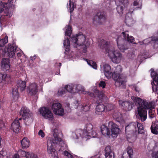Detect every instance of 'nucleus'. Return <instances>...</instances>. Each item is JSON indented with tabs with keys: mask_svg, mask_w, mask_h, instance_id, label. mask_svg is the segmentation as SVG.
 Returning a JSON list of instances; mask_svg holds the SVG:
<instances>
[{
	"mask_svg": "<svg viewBox=\"0 0 158 158\" xmlns=\"http://www.w3.org/2000/svg\"><path fill=\"white\" fill-rule=\"evenodd\" d=\"M81 86L80 85H76V89L77 90L79 91H81L82 90V89H81Z\"/></svg>",
	"mask_w": 158,
	"mask_h": 158,
	"instance_id": "52",
	"label": "nucleus"
},
{
	"mask_svg": "<svg viewBox=\"0 0 158 158\" xmlns=\"http://www.w3.org/2000/svg\"><path fill=\"white\" fill-rule=\"evenodd\" d=\"M63 154L64 156H67L68 158H82L81 157H78L75 155L73 156L66 151H65L64 152ZM91 158H100V157H98L97 158L96 156H95Z\"/></svg>",
	"mask_w": 158,
	"mask_h": 158,
	"instance_id": "30",
	"label": "nucleus"
},
{
	"mask_svg": "<svg viewBox=\"0 0 158 158\" xmlns=\"http://www.w3.org/2000/svg\"><path fill=\"white\" fill-rule=\"evenodd\" d=\"M127 22V20L126 19L125 20V23H126Z\"/></svg>",
	"mask_w": 158,
	"mask_h": 158,
	"instance_id": "61",
	"label": "nucleus"
},
{
	"mask_svg": "<svg viewBox=\"0 0 158 158\" xmlns=\"http://www.w3.org/2000/svg\"><path fill=\"white\" fill-rule=\"evenodd\" d=\"M137 128L136 136L138 134H144V130L142 124L138 122H137Z\"/></svg>",
	"mask_w": 158,
	"mask_h": 158,
	"instance_id": "27",
	"label": "nucleus"
},
{
	"mask_svg": "<svg viewBox=\"0 0 158 158\" xmlns=\"http://www.w3.org/2000/svg\"><path fill=\"white\" fill-rule=\"evenodd\" d=\"M20 114L24 120L27 125H29L33 120V115L29 110L26 107L23 106L20 111Z\"/></svg>",
	"mask_w": 158,
	"mask_h": 158,
	"instance_id": "6",
	"label": "nucleus"
},
{
	"mask_svg": "<svg viewBox=\"0 0 158 158\" xmlns=\"http://www.w3.org/2000/svg\"><path fill=\"white\" fill-rule=\"evenodd\" d=\"M10 60L8 58H4L2 60L1 67L6 70H8L10 68Z\"/></svg>",
	"mask_w": 158,
	"mask_h": 158,
	"instance_id": "22",
	"label": "nucleus"
},
{
	"mask_svg": "<svg viewBox=\"0 0 158 158\" xmlns=\"http://www.w3.org/2000/svg\"><path fill=\"white\" fill-rule=\"evenodd\" d=\"M104 72L105 75L107 78H111L112 73L111 71V68L108 64H106L104 65Z\"/></svg>",
	"mask_w": 158,
	"mask_h": 158,
	"instance_id": "17",
	"label": "nucleus"
},
{
	"mask_svg": "<svg viewBox=\"0 0 158 158\" xmlns=\"http://www.w3.org/2000/svg\"><path fill=\"white\" fill-rule=\"evenodd\" d=\"M127 153L129 154V155L131 156H133V149L131 147H128L127 148Z\"/></svg>",
	"mask_w": 158,
	"mask_h": 158,
	"instance_id": "42",
	"label": "nucleus"
},
{
	"mask_svg": "<svg viewBox=\"0 0 158 158\" xmlns=\"http://www.w3.org/2000/svg\"><path fill=\"white\" fill-rule=\"evenodd\" d=\"M113 109V106L112 105L108 104L105 106V112L110 111Z\"/></svg>",
	"mask_w": 158,
	"mask_h": 158,
	"instance_id": "43",
	"label": "nucleus"
},
{
	"mask_svg": "<svg viewBox=\"0 0 158 158\" xmlns=\"http://www.w3.org/2000/svg\"><path fill=\"white\" fill-rule=\"evenodd\" d=\"M151 43L153 44V46L154 48H157L158 47V38L157 37L154 36L152 37Z\"/></svg>",
	"mask_w": 158,
	"mask_h": 158,
	"instance_id": "31",
	"label": "nucleus"
},
{
	"mask_svg": "<svg viewBox=\"0 0 158 158\" xmlns=\"http://www.w3.org/2000/svg\"><path fill=\"white\" fill-rule=\"evenodd\" d=\"M33 11H35V9H33Z\"/></svg>",
	"mask_w": 158,
	"mask_h": 158,
	"instance_id": "62",
	"label": "nucleus"
},
{
	"mask_svg": "<svg viewBox=\"0 0 158 158\" xmlns=\"http://www.w3.org/2000/svg\"><path fill=\"white\" fill-rule=\"evenodd\" d=\"M85 37L82 32H80L76 36L73 35L71 38V41L73 43L74 47L77 48L79 46H84L83 48V52L86 53L87 48L89 47V44L85 41Z\"/></svg>",
	"mask_w": 158,
	"mask_h": 158,
	"instance_id": "3",
	"label": "nucleus"
},
{
	"mask_svg": "<svg viewBox=\"0 0 158 158\" xmlns=\"http://www.w3.org/2000/svg\"><path fill=\"white\" fill-rule=\"evenodd\" d=\"M138 8H140L139 7H137Z\"/></svg>",
	"mask_w": 158,
	"mask_h": 158,
	"instance_id": "64",
	"label": "nucleus"
},
{
	"mask_svg": "<svg viewBox=\"0 0 158 158\" xmlns=\"http://www.w3.org/2000/svg\"><path fill=\"white\" fill-rule=\"evenodd\" d=\"M8 36H5L4 39L0 40V47H3L8 42Z\"/></svg>",
	"mask_w": 158,
	"mask_h": 158,
	"instance_id": "37",
	"label": "nucleus"
},
{
	"mask_svg": "<svg viewBox=\"0 0 158 158\" xmlns=\"http://www.w3.org/2000/svg\"><path fill=\"white\" fill-rule=\"evenodd\" d=\"M6 15L8 17L10 18L11 16L12 15L11 13H10L9 12H8L6 14Z\"/></svg>",
	"mask_w": 158,
	"mask_h": 158,
	"instance_id": "54",
	"label": "nucleus"
},
{
	"mask_svg": "<svg viewBox=\"0 0 158 158\" xmlns=\"http://www.w3.org/2000/svg\"><path fill=\"white\" fill-rule=\"evenodd\" d=\"M59 66H61V63H59Z\"/></svg>",
	"mask_w": 158,
	"mask_h": 158,
	"instance_id": "60",
	"label": "nucleus"
},
{
	"mask_svg": "<svg viewBox=\"0 0 158 158\" xmlns=\"http://www.w3.org/2000/svg\"><path fill=\"white\" fill-rule=\"evenodd\" d=\"M150 70L151 77L153 80L151 82L152 90L153 92H156L158 94V73L155 71L153 69H151Z\"/></svg>",
	"mask_w": 158,
	"mask_h": 158,
	"instance_id": "9",
	"label": "nucleus"
},
{
	"mask_svg": "<svg viewBox=\"0 0 158 158\" xmlns=\"http://www.w3.org/2000/svg\"><path fill=\"white\" fill-rule=\"evenodd\" d=\"M13 158H19V156L17 154H15L14 155Z\"/></svg>",
	"mask_w": 158,
	"mask_h": 158,
	"instance_id": "55",
	"label": "nucleus"
},
{
	"mask_svg": "<svg viewBox=\"0 0 158 158\" xmlns=\"http://www.w3.org/2000/svg\"><path fill=\"white\" fill-rule=\"evenodd\" d=\"M82 109L84 111L86 112L88 111V110H89V106L88 105H85L84 106H82Z\"/></svg>",
	"mask_w": 158,
	"mask_h": 158,
	"instance_id": "48",
	"label": "nucleus"
},
{
	"mask_svg": "<svg viewBox=\"0 0 158 158\" xmlns=\"http://www.w3.org/2000/svg\"><path fill=\"white\" fill-rule=\"evenodd\" d=\"M52 109L54 114L62 116L64 114V110L62 105L59 103H54L52 106Z\"/></svg>",
	"mask_w": 158,
	"mask_h": 158,
	"instance_id": "11",
	"label": "nucleus"
},
{
	"mask_svg": "<svg viewBox=\"0 0 158 158\" xmlns=\"http://www.w3.org/2000/svg\"><path fill=\"white\" fill-rule=\"evenodd\" d=\"M115 3L117 4L123 5L126 7L129 4L128 0H115Z\"/></svg>",
	"mask_w": 158,
	"mask_h": 158,
	"instance_id": "32",
	"label": "nucleus"
},
{
	"mask_svg": "<svg viewBox=\"0 0 158 158\" xmlns=\"http://www.w3.org/2000/svg\"><path fill=\"white\" fill-rule=\"evenodd\" d=\"M106 158H114V154L111 150V147L109 146H107L105 149Z\"/></svg>",
	"mask_w": 158,
	"mask_h": 158,
	"instance_id": "19",
	"label": "nucleus"
},
{
	"mask_svg": "<svg viewBox=\"0 0 158 158\" xmlns=\"http://www.w3.org/2000/svg\"><path fill=\"white\" fill-rule=\"evenodd\" d=\"M71 29V27L69 25L68 26L65 32V35L66 36H68L69 37H70L72 31Z\"/></svg>",
	"mask_w": 158,
	"mask_h": 158,
	"instance_id": "38",
	"label": "nucleus"
},
{
	"mask_svg": "<svg viewBox=\"0 0 158 158\" xmlns=\"http://www.w3.org/2000/svg\"><path fill=\"white\" fill-rule=\"evenodd\" d=\"M93 126L91 124L89 123L86 124L83 131V133L85 136H88L89 133H90L93 130Z\"/></svg>",
	"mask_w": 158,
	"mask_h": 158,
	"instance_id": "21",
	"label": "nucleus"
},
{
	"mask_svg": "<svg viewBox=\"0 0 158 158\" xmlns=\"http://www.w3.org/2000/svg\"><path fill=\"white\" fill-rule=\"evenodd\" d=\"M87 94L89 95L91 97L94 98V100L96 101V103L99 104L101 103L103 97V94L102 91L95 89L94 93L89 92H87Z\"/></svg>",
	"mask_w": 158,
	"mask_h": 158,
	"instance_id": "8",
	"label": "nucleus"
},
{
	"mask_svg": "<svg viewBox=\"0 0 158 158\" xmlns=\"http://www.w3.org/2000/svg\"><path fill=\"white\" fill-rule=\"evenodd\" d=\"M4 11V9L0 7V13H2Z\"/></svg>",
	"mask_w": 158,
	"mask_h": 158,
	"instance_id": "57",
	"label": "nucleus"
},
{
	"mask_svg": "<svg viewBox=\"0 0 158 158\" xmlns=\"http://www.w3.org/2000/svg\"><path fill=\"white\" fill-rule=\"evenodd\" d=\"M40 112L44 118L52 120L53 118V114L51 111L47 107L41 108Z\"/></svg>",
	"mask_w": 158,
	"mask_h": 158,
	"instance_id": "12",
	"label": "nucleus"
},
{
	"mask_svg": "<svg viewBox=\"0 0 158 158\" xmlns=\"http://www.w3.org/2000/svg\"><path fill=\"white\" fill-rule=\"evenodd\" d=\"M65 88L66 91L69 92H72L73 89V86L70 85H66Z\"/></svg>",
	"mask_w": 158,
	"mask_h": 158,
	"instance_id": "44",
	"label": "nucleus"
},
{
	"mask_svg": "<svg viewBox=\"0 0 158 158\" xmlns=\"http://www.w3.org/2000/svg\"><path fill=\"white\" fill-rule=\"evenodd\" d=\"M137 125V123L133 122L125 127L126 138L129 143H132L136 139Z\"/></svg>",
	"mask_w": 158,
	"mask_h": 158,
	"instance_id": "4",
	"label": "nucleus"
},
{
	"mask_svg": "<svg viewBox=\"0 0 158 158\" xmlns=\"http://www.w3.org/2000/svg\"><path fill=\"white\" fill-rule=\"evenodd\" d=\"M22 148H27L30 145V142L26 137H24L20 141Z\"/></svg>",
	"mask_w": 158,
	"mask_h": 158,
	"instance_id": "26",
	"label": "nucleus"
},
{
	"mask_svg": "<svg viewBox=\"0 0 158 158\" xmlns=\"http://www.w3.org/2000/svg\"><path fill=\"white\" fill-rule=\"evenodd\" d=\"M64 46L65 48V53L68 52L70 48V41L69 39L67 38L64 41Z\"/></svg>",
	"mask_w": 158,
	"mask_h": 158,
	"instance_id": "34",
	"label": "nucleus"
},
{
	"mask_svg": "<svg viewBox=\"0 0 158 158\" xmlns=\"http://www.w3.org/2000/svg\"><path fill=\"white\" fill-rule=\"evenodd\" d=\"M119 104L126 111L131 110L134 106L133 102L130 101H124L122 100L118 101Z\"/></svg>",
	"mask_w": 158,
	"mask_h": 158,
	"instance_id": "13",
	"label": "nucleus"
},
{
	"mask_svg": "<svg viewBox=\"0 0 158 158\" xmlns=\"http://www.w3.org/2000/svg\"><path fill=\"white\" fill-rule=\"evenodd\" d=\"M38 134L42 138L44 137L45 136V134L42 130H40L39 131Z\"/></svg>",
	"mask_w": 158,
	"mask_h": 158,
	"instance_id": "50",
	"label": "nucleus"
},
{
	"mask_svg": "<svg viewBox=\"0 0 158 158\" xmlns=\"http://www.w3.org/2000/svg\"><path fill=\"white\" fill-rule=\"evenodd\" d=\"M12 94L13 96L14 97L18 98L19 95L18 93V88L17 86H15V88H12Z\"/></svg>",
	"mask_w": 158,
	"mask_h": 158,
	"instance_id": "36",
	"label": "nucleus"
},
{
	"mask_svg": "<svg viewBox=\"0 0 158 158\" xmlns=\"http://www.w3.org/2000/svg\"><path fill=\"white\" fill-rule=\"evenodd\" d=\"M103 47L105 50V52L108 53L109 56L112 61L115 63H119L122 59V56L121 54L119 52L117 51H111L109 49V43L106 41H104Z\"/></svg>",
	"mask_w": 158,
	"mask_h": 158,
	"instance_id": "5",
	"label": "nucleus"
},
{
	"mask_svg": "<svg viewBox=\"0 0 158 158\" xmlns=\"http://www.w3.org/2000/svg\"><path fill=\"white\" fill-rule=\"evenodd\" d=\"M16 48L11 44L8 45L7 48V52L10 57H12L15 55Z\"/></svg>",
	"mask_w": 158,
	"mask_h": 158,
	"instance_id": "25",
	"label": "nucleus"
},
{
	"mask_svg": "<svg viewBox=\"0 0 158 158\" xmlns=\"http://www.w3.org/2000/svg\"><path fill=\"white\" fill-rule=\"evenodd\" d=\"M21 153L24 154L27 158H38L36 155L32 153H30L23 151H20Z\"/></svg>",
	"mask_w": 158,
	"mask_h": 158,
	"instance_id": "29",
	"label": "nucleus"
},
{
	"mask_svg": "<svg viewBox=\"0 0 158 158\" xmlns=\"http://www.w3.org/2000/svg\"><path fill=\"white\" fill-rule=\"evenodd\" d=\"M20 127V123L17 118L15 119L12 123L11 126V129L14 132L16 133H18Z\"/></svg>",
	"mask_w": 158,
	"mask_h": 158,
	"instance_id": "16",
	"label": "nucleus"
},
{
	"mask_svg": "<svg viewBox=\"0 0 158 158\" xmlns=\"http://www.w3.org/2000/svg\"><path fill=\"white\" fill-rule=\"evenodd\" d=\"M92 136L93 137H96L97 136V135L96 132L92 130L90 133H89V135L88 136Z\"/></svg>",
	"mask_w": 158,
	"mask_h": 158,
	"instance_id": "45",
	"label": "nucleus"
},
{
	"mask_svg": "<svg viewBox=\"0 0 158 158\" xmlns=\"http://www.w3.org/2000/svg\"><path fill=\"white\" fill-rule=\"evenodd\" d=\"M26 82L25 81H18L17 84V87L20 88L21 91L24 90L26 87Z\"/></svg>",
	"mask_w": 158,
	"mask_h": 158,
	"instance_id": "28",
	"label": "nucleus"
},
{
	"mask_svg": "<svg viewBox=\"0 0 158 158\" xmlns=\"http://www.w3.org/2000/svg\"><path fill=\"white\" fill-rule=\"evenodd\" d=\"M66 91H67L65 89V87L64 88H60L59 89L58 91V95H59L62 96L64 94Z\"/></svg>",
	"mask_w": 158,
	"mask_h": 158,
	"instance_id": "41",
	"label": "nucleus"
},
{
	"mask_svg": "<svg viewBox=\"0 0 158 158\" xmlns=\"http://www.w3.org/2000/svg\"><path fill=\"white\" fill-rule=\"evenodd\" d=\"M95 113L96 114L100 115L104 111L105 112V106L103 104H98L96 107Z\"/></svg>",
	"mask_w": 158,
	"mask_h": 158,
	"instance_id": "24",
	"label": "nucleus"
},
{
	"mask_svg": "<svg viewBox=\"0 0 158 158\" xmlns=\"http://www.w3.org/2000/svg\"><path fill=\"white\" fill-rule=\"evenodd\" d=\"M101 132L103 135L105 137H108L110 134V129L104 125H103L100 127Z\"/></svg>",
	"mask_w": 158,
	"mask_h": 158,
	"instance_id": "20",
	"label": "nucleus"
},
{
	"mask_svg": "<svg viewBox=\"0 0 158 158\" xmlns=\"http://www.w3.org/2000/svg\"><path fill=\"white\" fill-rule=\"evenodd\" d=\"M6 154V152L5 151H2L0 152V158H3V157Z\"/></svg>",
	"mask_w": 158,
	"mask_h": 158,
	"instance_id": "51",
	"label": "nucleus"
},
{
	"mask_svg": "<svg viewBox=\"0 0 158 158\" xmlns=\"http://www.w3.org/2000/svg\"><path fill=\"white\" fill-rule=\"evenodd\" d=\"M99 85L100 87H102V88L103 89L105 88L106 84L104 81H101L99 83Z\"/></svg>",
	"mask_w": 158,
	"mask_h": 158,
	"instance_id": "49",
	"label": "nucleus"
},
{
	"mask_svg": "<svg viewBox=\"0 0 158 158\" xmlns=\"http://www.w3.org/2000/svg\"><path fill=\"white\" fill-rule=\"evenodd\" d=\"M139 4V2L137 1H135L133 2V5L134 6H137Z\"/></svg>",
	"mask_w": 158,
	"mask_h": 158,
	"instance_id": "53",
	"label": "nucleus"
},
{
	"mask_svg": "<svg viewBox=\"0 0 158 158\" xmlns=\"http://www.w3.org/2000/svg\"><path fill=\"white\" fill-rule=\"evenodd\" d=\"M36 56H31L30 57V59L32 60V61H33L34 60H35V59Z\"/></svg>",
	"mask_w": 158,
	"mask_h": 158,
	"instance_id": "56",
	"label": "nucleus"
},
{
	"mask_svg": "<svg viewBox=\"0 0 158 158\" xmlns=\"http://www.w3.org/2000/svg\"><path fill=\"white\" fill-rule=\"evenodd\" d=\"M17 56L19 57L21 56V54L20 52H19L17 54Z\"/></svg>",
	"mask_w": 158,
	"mask_h": 158,
	"instance_id": "58",
	"label": "nucleus"
},
{
	"mask_svg": "<svg viewBox=\"0 0 158 158\" xmlns=\"http://www.w3.org/2000/svg\"><path fill=\"white\" fill-rule=\"evenodd\" d=\"M128 31L123 32L121 34L119 35L116 39L118 48L122 52L128 48V43H133L135 40L134 38L131 36H129L127 33Z\"/></svg>",
	"mask_w": 158,
	"mask_h": 158,
	"instance_id": "2",
	"label": "nucleus"
},
{
	"mask_svg": "<svg viewBox=\"0 0 158 158\" xmlns=\"http://www.w3.org/2000/svg\"><path fill=\"white\" fill-rule=\"evenodd\" d=\"M55 139L49 140L47 141V152L49 154H55L56 150L54 148V146L55 143H57V142H61L62 139L59 137L57 134H53Z\"/></svg>",
	"mask_w": 158,
	"mask_h": 158,
	"instance_id": "7",
	"label": "nucleus"
},
{
	"mask_svg": "<svg viewBox=\"0 0 158 158\" xmlns=\"http://www.w3.org/2000/svg\"><path fill=\"white\" fill-rule=\"evenodd\" d=\"M150 129L152 133L155 135L158 134V121L152 122Z\"/></svg>",
	"mask_w": 158,
	"mask_h": 158,
	"instance_id": "23",
	"label": "nucleus"
},
{
	"mask_svg": "<svg viewBox=\"0 0 158 158\" xmlns=\"http://www.w3.org/2000/svg\"><path fill=\"white\" fill-rule=\"evenodd\" d=\"M7 77V75L4 73L0 74V78L1 77L2 78V83L3 82V81H5Z\"/></svg>",
	"mask_w": 158,
	"mask_h": 158,
	"instance_id": "46",
	"label": "nucleus"
},
{
	"mask_svg": "<svg viewBox=\"0 0 158 158\" xmlns=\"http://www.w3.org/2000/svg\"><path fill=\"white\" fill-rule=\"evenodd\" d=\"M132 157L127 153L126 152H124L121 158H132Z\"/></svg>",
	"mask_w": 158,
	"mask_h": 158,
	"instance_id": "47",
	"label": "nucleus"
},
{
	"mask_svg": "<svg viewBox=\"0 0 158 158\" xmlns=\"http://www.w3.org/2000/svg\"><path fill=\"white\" fill-rule=\"evenodd\" d=\"M18 120H19H19H22V118H19V119H18V118H17Z\"/></svg>",
	"mask_w": 158,
	"mask_h": 158,
	"instance_id": "59",
	"label": "nucleus"
},
{
	"mask_svg": "<svg viewBox=\"0 0 158 158\" xmlns=\"http://www.w3.org/2000/svg\"><path fill=\"white\" fill-rule=\"evenodd\" d=\"M122 68L121 66L120 65H117L115 68V69L114 70V76H115L116 74L117 75L116 77H114V78L116 79L118 76V75L120 73L122 72Z\"/></svg>",
	"mask_w": 158,
	"mask_h": 158,
	"instance_id": "33",
	"label": "nucleus"
},
{
	"mask_svg": "<svg viewBox=\"0 0 158 158\" xmlns=\"http://www.w3.org/2000/svg\"><path fill=\"white\" fill-rule=\"evenodd\" d=\"M27 89L29 94L31 96L35 95L38 91L37 85L35 83L31 84Z\"/></svg>",
	"mask_w": 158,
	"mask_h": 158,
	"instance_id": "14",
	"label": "nucleus"
},
{
	"mask_svg": "<svg viewBox=\"0 0 158 158\" xmlns=\"http://www.w3.org/2000/svg\"><path fill=\"white\" fill-rule=\"evenodd\" d=\"M69 8L70 10V12L71 14L73 11V10L75 8V6L74 5V3L73 2H71V0H69Z\"/></svg>",
	"mask_w": 158,
	"mask_h": 158,
	"instance_id": "39",
	"label": "nucleus"
},
{
	"mask_svg": "<svg viewBox=\"0 0 158 158\" xmlns=\"http://www.w3.org/2000/svg\"><path fill=\"white\" fill-rule=\"evenodd\" d=\"M114 73H112V75L111 76V77L113 78V79L115 80V85L117 87H120L122 89H125L126 86V81L125 79L123 78H122L121 77L120 74L118 75V76L117 77V79H114V77H116L117 75L116 74L115 76H114Z\"/></svg>",
	"mask_w": 158,
	"mask_h": 158,
	"instance_id": "10",
	"label": "nucleus"
},
{
	"mask_svg": "<svg viewBox=\"0 0 158 158\" xmlns=\"http://www.w3.org/2000/svg\"><path fill=\"white\" fill-rule=\"evenodd\" d=\"M131 98L138 103L139 106L137 107L139 118L143 122L146 120L147 118V109H149L148 115L150 118H153L155 116L152 109L154 108L152 102H148L140 98L132 96Z\"/></svg>",
	"mask_w": 158,
	"mask_h": 158,
	"instance_id": "1",
	"label": "nucleus"
},
{
	"mask_svg": "<svg viewBox=\"0 0 158 158\" xmlns=\"http://www.w3.org/2000/svg\"><path fill=\"white\" fill-rule=\"evenodd\" d=\"M109 124L111 125V130L112 136L113 137L117 136V135L119 134L120 131V129L118 126L112 122H110Z\"/></svg>",
	"mask_w": 158,
	"mask_h": 158,
	"instance_id": "15",
	"label": "nucleus"
},
{
	"mask_svg": "<svg viewBox=\"0 0 158 158\" xmlns=\"http://www.w3.org/2000/svg\"><path fill=\"white\" fill-rule=\"evenodd\" d=\"M117 5L116 9L118 13L119 14H122L123 13V6H121L120 4Z\"/></svg>",
	"mask_w": 158,
	"mask_h": 158,
	"instance_id": "40",
	"label": "nucleus"
},
{
	"mask_svg": "<svg viewBox=\"0 0 158 158\" xmlns=\"http://www.w3.org/2000/svg\"><path fill=\"white\" fill-rule=\"evenodd\" d=\"M56 131V130H54V131L55 132Z\"/></svg>",
	"mask_w": 158,
	"mask_h": 158,
	"instance_id": "63",
	"label": "nucleus"
},
{
	"mask_svg": "<svg viewBox=\"0 0 158 158\" xmlns=\"http://www.w3.org/2000/svg\"><path fill=\"white\" fill-rule=\"evenodd\" d=\"M87 62L88 64L90 66L92 67L93 68L96 69L97 68V65L96 63L91 60H88L87 59H84Z\"/></svg>",
	"mask_w": 158,
	"mask_h": 158,
	"instance_id": "35",
	"label": "nucleus"
},
{
	"mask_svg": "<svg viewBox=\"0 0 158 158\" xmlns=\"http://www.w3.org/2000/svg\"><path fill=\"white\" fill-rule=\"evenodd\" d=\"M106 13L104 11L98 12L96 14L93 19L94 21L95 20V19L98 18L97 21L98 22H101L102 21H105L106 19Z\"/></svg>",
	"mask_w": 158,
	"mask_h": 158,
	"instance_id": "18",
	"label": "nucleus"
}]
</instances>
